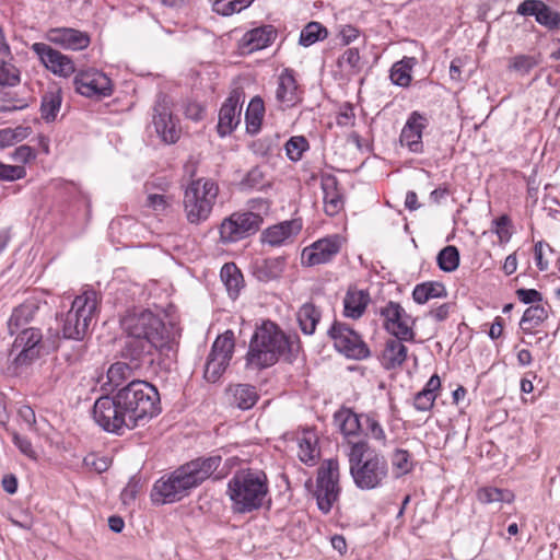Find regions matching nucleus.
<instances>
[{
	"mask_svg": "<svg viewBox=\"0 0 560 560\" xmlns=\"http://www.w3.org/2000/svg\"><path fill=\"white\" fill-rule=\"evenodd\" d=\"M26 176V170L23 165H9L0 161V180L13 182Z\"/></svg>",
	"mask_w": 560,
	"mask_h": 560,
	"instance_id": "nucleus-55",
	"label": "nucleus"
},
{
	"mask_svg": "<svg viewBox=\"0 0 560 560\" xmlns=\"http://www.w3.org/2000/svg\"><path fill=\"white\" fill-rule=\"evenodd\" d=\"M337 66L347 74H358L362 69L359 50L357 48H348L345 50V52L338 58Z\"/></svg>",
	"mask_w": 560,
	"mask_h": 560,
	"instance_id": "nucleus-40",
	"label": "nucleus"
},
{
	"mask_svg": "<svg viewBox=\"0 0 560 560\" xmlns=\"http://www.w3.org/2000/svg\"><path fill=\"white\" fill-rule=\"evenodd\" d=\"M145 205L156 213H163L170 207V201L165 195L151 194L148 196Z\"/></svg>",
	"mask_w": 560,
	"mask_h": 560,
	"instance_id": "nucleus-59",
	"label": "nucleus"
},
{
	"mask_svg": "<svg viewBox=\"0 0 560 560\" xmlns=\"http://www.w3.org/2000/svg\"><path fill=\"white\" fill-rule=\"evenodd\" d=\"M32 50L39 57L40 61L55 74L69 77L74 71V63L71 58L51 48L44 43H35Z\"/></svg>",
	"mask_w": 560,
	"mask_h": 560,
	"instance_id": "nucleus-18",
	"label": "nucleus"
},
{
	"mask_svg": "<svg viewBox=\"0 0 560 560\" xmlns=\"http://www.w3.org/2000/svg\"><path fill=\"white\" fill-rule=\"evenodd\" d=\"M84 464L96 472L101 474L108 469L110 462L107 457H97L91 454L84 458Z\"/></svg>",
	"mask_w": 560,
	"mask_h": 560,
	"instance_id": "nucleus-63",
	"label": "nucleus"
},
{
	"mask_svg": "<svg viewBox=\"0 0 560 560\" xmlns=\"http://www.w3.org/2000/svg\"><path fill=\"white\" fill-rule=\"evenodd\" d=\"M339 463L335 458L326 459L317 470L315 497L318 509L329 513L340 494Z\"/></svg>",
	"mask_w": 560,
	"mask_h": 560,
	"instance_id": "nucleus-9",
	"label": "nucleus"
},
{
	"mask_svg": "<svg viewBox=\"0 0 560 560\" xmlns=\"http://www.w3.org/2000/svg\"><path fill=\"white\" fill-rule=\"evenodd\" d=\"M225 395L229 404L241 410L253 408L259 398L256 387L249 384L230 385Z\"/></svg>",
	"mask_w": 560,
	"mask_h": 560,
	"instance_id": "nucleus-27",
	"label": "nucleus"
},
{
	"mask_svg": "<svg viewBox=\"0 0 560 560\" xmlns=\"http://www.w3.org/2000/svg\"><path fill=\"white\" fill-rule=\"evenodd\" d=\"M229 363L223 360L208 355L205 366V378L208 382L215 383L226 370Z\"/></svg>",
	"mask_w": 560,
	"mask_h": 560,
	"instance_id": "nucleus-50",
	"label": "nucleus"
},
{
	"mask_svg": "<svg viewBox=\"0 0 560 560\" xmlns=\"http://www.w3.org/2000/svg\"><path fill=\"white\" fill-rule=\"evenodd\" d=\"M19 82V70L12 63L0 59V86H14Z\"/></svg>",
	"mask_w": 560,
	"mask_h": 560,
	"instance_id": "nucleus-52",
	"label": "nucleus"
},
{
	"mask_svg": "<svg viewBox=\"0 0 560 560\" xmlns=\"http://www.w3.org/2000/svg\"><path fill=\"white\" fill-rule=\"evenodd\" d=\"M264 112H265V107H264L262 100L259 97H254L249 102L247 110H246V115H245V119L247 122V130H249L252 132H256L259 129L261 121H262Z\"/></svg>",
	"mask_w": 560,
	"mask_h": 560,
	"instance_id": "nucleus-43",
	"label": "nucleus"
},
{
	"mask_svg": "<svg viewBox=\"0 0 560 560\" xmlns=\"http://www.w3.org/2000/svg\"><path fill=\"white\" fill-rule=\"evenodd\" d=\"M61 106V96L58 93H47L43 96L40 113L42 117L46 121H52L56 119L57 114Z\"/></svg>",
	"mask_w": 560,
	"mask_h": 560,
	"instance_id": "nucleus-46",
	"label": "nucleus"
},
{
	"mask_svg": "<svg viewBox=\"0 0 560 560\" xmlns=\"http://www.w3.org/2000/svg\"><path fill=\"white\" fill-rule=\"evenodd\" d=\"M42 338L40 330L34 327L22 329L19 332L11 349V355H15L13 360L15 365H28L38 359L42 350Z\"/></svg>",
	"mask_w": 560,
	"mask_h": 560,
	"instance_id": "nucleus-15",
	"label": "nucleus"
},
{
	"mask_svg": "<svg viewBox=\"0 0 560 560\" xmlns=\"http://www.w3.org/2000/svg\"><path fill=\"white\" fill-rule=\"evenodd\" d=\"M241 114V92L235 90L223 103L219 113L218 132L221 137L230 135L237 127Z\"/></svg>",
	"mask_w": 560,
	"mask_h": 560,
	"instance_id": "nucleus-22",
	"label": "nucleus"
},
{
	"mask_svg": "<svg viewBox=\"0 0 560 560\" xmlns=\"http://www.w3.org/2000/svg\"><path fill=\"white\" fill-rule=\"evenodd\" d=\"M405 341L397 337H390L385 341L380 357L381 364L385 370H395L405 363L408 355Z\"/></svg>",
	"mask_w": 560,
	"mask_h": 560,
	"instance_id": "nucleus-25",
	"label": "nucleus"
},
{
	"mask_svg": "<svg viewBox=\"0 0 560 560\" xmlns=\"http://www.w3.org/2000/svg\"><path fill=\"white\" fill-rule=\"evenodd\" d=\"M285 259L283 257H272L261 259L255 262L254 276L262 282L276 280L284 271Z\"/></svg>",
	"mask_w": 560,
	"mask_h": 560,
	"instance_id": "nucleus-33",
	"label": "nucleus"
},
{
	"mask_svg": "<svg viewBox=\"0 0 560 560\" xmlns=\"http://www.w3.org/2000/svg\"><path fill=\"white\" fill-rule=\"evenodd\" d=\"M392 465L398 476L409 472L412 468L409 452L401 448L396 450L392 455Z\"/></svg>",
	"mask_w": 560,
	"mask_h": 560,
	"instance_id": "nucleus-53",
	"label": "nucleus"
},
{
	"mask_svg": "<svg viewBox=\"0 0 560 560\" xmlns=\"http://www.w3.org/2000/svg\"><path fill=\"white\" fill-rule=\"evenodd\" d=\"M118 404L128 417L129 429L143 425L160 412V395L150 383L132 380L117 392Z\"/></svg>",
	"mask_w": 560,
	"mask_h": 560,
	"instance_id": "nucleus-4",
	"label": "nucleus"
},
{
	"mask_svg": "<svg viewBox=\"0 0 560 560\" xmlns=\"http://www.w3.org/2000/svg\"><path fill=\"white\" fill-rule=\"evenodd\" d=\"M153 349L155 343L148 339H128L121 351V358L130 363L131 369L140 370L153 363Z\"/></svg>",
	"mask_w": 560,
	"mask_h": 560,
	"instance_id": "nucleus-20",
	"label": "nucleus"
},
{
	"mask_svg": "<svg viewBox=\"0 0 560 560\" xmlns=\"http://www.w3.org/2000/svg\"><path fill=\"white\" fill-rule=\"evenodd\" d=\"M221 280L226 287V290L229 292V295L232 299H235L243 284V276L240 271V269L236 267L233 262L224 264L221 268Z\"/></svg>",
	"mask_w": 560,
	"mask_h": 560,
	"instance_id": "nucleus-36",
	"label": "nucleus"
},
{
	"mask_svg": "<svg viewBox=\"0 0 560 560\" xmlns=\"http://www.w3.org/2000/svg\"><path fill=\"white\" fill-rule=\"evenodd\" d=\"M234 334L233 331L228 330L217 337L209 354L230 364L234 352Z\"/></svg>",
	"mask_w": 560,
	"mask_h": 560,
	"instance_id": "nucleus-37",
	"label": "nucleus"
},
{
	"mask_svg": "<svg viewBox=\"0 0 560 560\" xmlns=\"http://www.w3.org/2000/svg\"><path fill=\"white\" fill-rule=\"evenodd\" d=\"M478 499L486 504L510 501V493L498 488L487 487L478 491Z\"/></svg>",
	"mask_w": 560,
	"mask_h": 560,
	"instance_id": "nucleus-54",
	"label": "nucleus"
},
{
	"mask_svg": "<svg viewBox=\"0 0 560 560\" xmlns=\"http://www.w3.org/2000/svg\"><path fill=\"white\" fill-rule=\"evenodd\" d=\"M369 303L368 291L349 288L343 299V314L346 317L358 319L363 315Z\"/></svg>",
	"mask_w": 560,
	"mask_h": 560,
	"instance_id": "nucleus-31",
	"label": "nucleus"
},
{
	"mask_svg": "<svg viewBox=\"0 0 560 560\" xmlns=\"http://www.w3.org/2000/svg\"><path fill=\"white\" fill-rule=\"evenodd\" d=\"M219 187L212 179L191 180L184 194V210L191 224L207 221L212 212Z\"/></svg>",
	"mask_w": 560,
	"mask_h": 560,
	"instance_id": "nucleus-8",
	"label": "nucleus"
},
{
	"mask_svg": "<svg viewBox=\"0 0 560 560\" xmlns=\"http://www.w3.org/2000/svg\"><path fill=\"white\" fill-rule=\"evenodd\" d=\"M336 350L347 358L362 360L370 355V350L362 337L349 325L335 322L328 329Z\"/></svg>",
	"mask_w": 560,
	"mask_h": 560,
	"instance_id": "nucleus-12",
	"label": "nucleus"
},
{
	"mask_svg": "<svg viewBox=\"0 0 560 560\" xmlns=\"http://www.w3.org/2000/svg\"><path fill=\"white\" fill-rule=\"evenodd\" d=\"M222 462L221 456L198 457L192 459L166 478L159 479L152 490V500L159 504L172 503L186 497L190 489L210 478Z\"/></svg>",
	"mask_w": 560,
	"mask_h": 560,
	"instance_id": "nucleus-1",
	"label": "nucleus"
},
{
	"mask_svg": "<svg viewBox=\"0 0 560 560\" xmlns=\"http://www.w3.org/2000/svg\"><path fill=\"white\" fill-rule=\"evenodd\" d=\"M547 317L548 312L542 305H532L523 314L520 322L521 329L525 334H532L533 329L538 327Z\"/></svg>",
	"mask_w": 560,
	"mask_h": 560,
	"instance_id": "nucleus-39",
	"label": "nucleus"
},
{
	"mask_svg": "<svg viewBox=\"0 0 560 560\" xmlns=\"http://www.w3.org/2000/svg\"><path fill=\"white\" fill-rule=\"evenodd\" d=\"M25 129L16 128V129H1L0 130V148L9 147L15 143L16 141H21L25 138Z\"/></svg>",
	"mask_w": 560,
	"mask_h": 560,
	"instance_id": "nucleus-56",
	"label": "nucleus"
},
{
	"mask_svg": "<svg viewBox=\"0 0 560 560\" xmlns=\"http://www.w3.org/2000/svg\"><path fill=\"white\" fill-rule=\"evenodd\" d=\"M537 61L532 56L520 55L513 58L512 69L523 74L528 73L535 66Z\"/></svg>",
	"mask_w": 560,
	"mask_h": 560,
	"instance_id": "nucleus-58",
	"label": "nucleus"
},
{
	"mask_svg": "<svg viewBox=\"0 0 560 560\" xmlns=\"http://www.w3.org/2000/svg\"><path fill=\"white\" fill-rule=\"evenodd\" d=\"M236 513H249L262 506L268 494L267 476L261 470L236 471L228 482L226 491Z\"/></svg>",
	"mask_w": 560,
	"mask_h": 560,
	"instance_id": "nucleus-5",
	"label": "nucleus"
},
{
	"mask_svg": "<svg viewBox=\"0 0 560 560\" xmlns=\"http://www.w3.org/2000/svg\"><path fill=\"white\" fill-rule=\"evenodd\" d=\"M364 431L368 436L385 445L386 433L375 413L362 415Z\"/></svg>",
	"mask_w": 560,
	"mask_h": 560,
	"instance_id": "nucleus-45",
	"label": "nucleus"
},
{
	"mask_svg": "<svg viewBox=\"0 0 560 560\" xmlns=\"http://www.w3.org/2000/svg\"><path fill=\"white\" fill-rule=\"evenodd\" d=\"M93 419L105 431L109 433L122 434L129 429L127 415L122 410V405L118 404V395L102 396L93 406Z\"/></svg>",
	"mask_w": 560,
	"mask_h": 560,
	"instance_id": "nucleus-10",
	"label": "nucleus"
},
{
	"mask_svg": "<svg viewBox=\"0 0 560 560\" xmlns=\"http://www.w3.org/2000/svg\"><path fill=\"white\" fill-rule=\"evenodd\" d=\"M98 295L94 290H85L75 296L62 324V334L67 339L83 340L92 320L98 312Z\"/></svg>",
	"mask_w": 560,
	"mask_h": 560,
	"instance_id": "nucleus-7",
	"label": "nucleus"
},
{
	"mask_svg": "<svg viewBox=\"0 0 560 560\" xmlns=\"http://www.w3.org/2000/svg\"><path fill=\"white\" fill-rule=\"evenodd\" d=\"M262 224V217L252 211L234 212L220 225L222 243H234L255 234Z\"/></svg>",
	"mask_w": 560,
	"mask_h": 560,
	"instance_id": "nucleus-11",
	"label": "nucleus"
},
{
	"mask_svg": "<svg viewBox=\"0 0 560 560\" xmlns=\"http://www.w3.org/2000/svg\"><path fill=\"white\" fill-rule=\"evenodd\" d=\"M428 125L429 119L425 115L412 112L400 132L399 140L401 145L407 147L412 153H422V132Z\"/></svg>",
	"mask_w": 560,
	"mask_h": 560,
	"instance_id": "nucleus-19",
	"label": "nucleus"
},
{
	"mask_svg": "<svg viewBox=\"0 0 560 560\" xmlns=\"http://www.w3.org/2000/svg\"><path fill=\"white\" fill-rule=\"evenodd\" d=\"M12 441L14 445L23 453L25 456L35 459L36 458V452L33 448V445L31 441L21 436L19 433L13 432L12 433Z\"/></svg>",
	"mask_w": 560,
	"mask_h": 560,
	"instance_id": "nucleus-60",
	"label": "nucleus"
},
{
	"mask_svg": "<svg viewBox=\"0 0 560 560\" xmlns=\"http://www.w3.org/2000/svg\"><path fill=\"white\" fill-rule=\"evenodd\" d=\"M299 351V343L290 338L272 322L267 320L257 327L249 342L246 363L257 370L273 365L280 358L292 362Z\"/></svg>",
	"mask_w": 560,
	"mask_h": 560,
	"instance_id": "nucleus-2",
	"label": "nucleus"
},
{
	"mask_svg": "<svg viewBox=\"0 0 560 560\" xmlns=\"http://www.w3.org/2000/svg\"><path fill=\"white\" fill-rule=\"evenodd\" d=\"M438 265L445 272H452L459 265V252L455 246L444 247L438 255Z\"/></svg>",
	"mask_w": 560,
	"mask_h": 560,
	"instance_id": "nucleus-47",
	"label": "nucleus"
},
{
	"mask_svg": "<svg viewBox=\"0 0 560 560\" xmlns=\"http://www.w3.org/2000/svg\"><path fill=\"white\" fill-rule=\"evenodd\" d=\"M120 324L128 339H148L161 352L174 349L177 338L174 328L166 326L150 311L130 312L122 317Z\"/></svg>",
	"mask_w": 560,
	"mask_h": 560,
	"instance_id": "nucleus-6",
	"label": "nucleus"
},
{
	"mask_svg": "<svg viewBox=\"0 0 560 560\" xmlns=\"http://www.w3.org/2000/svg\"><path fill=\"white\" fill-rule=\"evenodd\" d=\"M277 37V32L271 25H264L248 31L242 38V48L247 52L268 47Z\"/></svg>",
	"mask_w": 560,
	"mask_h": 560,
	"instance_id": "nucleus-29",
	"label": "nucleus"
},
{
	"mask_svg": "<svg viewBox=\"0 0 560 560\" xmlns=\"http://www.w3.org/2000/svg\"><path fill=\"white\" fill-rule=\"evenodd\" d=\"M320 319V312L312 303L303 304L298 312V322L305 335H313Z\"/></svg>",
	"mask_w": 560,
	"mask_h": 560,
	"instance_id": "nucleus-38",
	"label": "nucleus"
},
{
	"mask_svg": "<svg viewBox=\"0 0 560 560\" xmlns=\"http://www.w3.org/2000/svg\"><path fill=\"white\" fill-rule=\"evenodd\" d=\"M301 230V224L295 221H283L272 226H269L261 233V242L272 247L281 246L287 240L298 234Z\"/></svg>",
	"mask_w": 560,
	"mask_h": 560,
	"instance_id": "nucleus-28",
	"label": "nucleus"
},
{
	"mask_svg": "<svg viewBox=\"0 0 560 560\" xmlns=\"http://www.w3.org/2000/svg\"><path fill=\"white\" fill-rule=\"evenodd\" d=\"M319 451L316 446V441L311 438H304L299 443V458L305 463L311 464L318 457Z\"/></svg>",
	"mask_w": 560,
	"mask_h": 560,
	"instance_id": "nucleus-51",
	"label": "nucleus"
},
{
	"mask_svg": "<svg viewBox=\"0 0 560 560\" xmlns=\"http://www.w3.org/2000/svg\"><path fill=\"white\" fill-rule=\"evenodd\" d=\"M413 58H405L401 61L396 62L390 70V80L394 84L399 86H408L411 81V67Z\"/></svg>",
	"mask_w": 560,
	"mask_h": 560,
	"instance_id": "nucleus-42",
	"label": "nucleus"
},
{
	"mask_svg": "<svg viewBox=\"0 0 560 560\" xmlns=\"http://www.w3.org/2000/svg\"><path fill=\"white\" fill-rule=\"evenodd\" d=\"M447 291L441 282H424L417 284L412 291L413 301L424 304L431 299L446 298Z\"/></svg>",
	"mask_w": 560,
	"mask_h": 560,
	"instance_id": "nucleus-35",
	"label": "nucleus"
},
{
	"mask_svg": "<svg viewBox=\"0 0 560 560\" xmlns=\"http://www.w3.org/2000/svg\"><path fill=\"white\" fill-rule=\"evenodd\" d=\"M135 371L137 370L131 369L130 363H128L125 360L115 362L109 366L107 371L108 382L113 386L117 387L121 385L125 381H128L132 376V373Z\"/></svg>",
	"mask_w": 560,
	"mask_h": 560,
	"instance_id": "nucleus-44",
	"label": "nucleus"
},
{
	"mask_svg": "<svg viewBox=\"0 0 560 560\" xmlns=\"http://www.w3.org/2000/svg\"><path fill=\"white\" fill-rule=\"evenodd\" d=\"M342 237L338 234L317 240L306 246L301 254V262L306 267L328 264L340 252Z\"/></svg>",
	"mask_w": 560,
	"mask_h": 560,
	"instance_id": "nucleus-16",
	"label": "nucleus"
},
{
	"mask_svg": "<svg viewBox=\"0 0 560 560\" xmlns=\"http://www.w3.org/2000/svg\"><path fill=\"white\" fill-rule=\"evenodd\" d=\"M335 423L347 440V451H349V441L357 436L363 427L362 415H357L350 408H340L334 415Z\"/></svg>",
	"mask_w": 560,
	"mask_h": 560,
	"instance_id": "nucleus-30",
	"label": "nucleus"
},
{
	"mask_svg": "<svg viewBox=\"0 0 560 560\" xmlns=\"http://www.w3.org/2000/svg\"><path fill=\"white\" fill-rule=\"evenodd\" d=\"M441 387V380L438 374H433L425 386L416 394L413 406L418 411H429L433 408L438 397L436 392Z\"/></svg>",
	"mask_w": 560,
	"mask_h": 560,
	"instance_id": "nucleus-34",
	"label": "nucleus"
},
{
	"mask_svg": "<svg viewBox=\"0 0 560 560\" xmlns=\"http://www.w3.org/2000/svg\"><path fill=\"white\" fill-rule=\"evenodd\" d=\"M495 225V234L500 242H508L511 238V232L509 231L510 219L508 215H501L493 221Z\"/></svg>",
	"mask_w": 560,
	"mask_h": 560,
	"instance_id": "nucleus-62",
	"label": "nucleus"
},
{
	"mask_svg": "<svg viewBox=\"0 0 560 560\" xmlns=\"http://www.w3.org/2000/svg\"><path fill=\"white\" fill-rule=\"evenodd\" d=\"M74 85L75 90L86 97H105L113 92L110 79L95 69L79 72L74 78Z\"/></svg>",
	"mask_w": 560,
	"mask_h": 560,
	"instance_id": "nucleus-17",
	"label": "nucleus"
},
{
	"mask_svg": "<svg viewBox=\"0 0 560 560\" xmlns=\"http://www.w3.org/2000/svg\"><path fill=\"white\" fill-rule=\"evenodd\" d=\"M347 456L350 475L359 489L372 490L384 485L388 476L387 462L382 455L369 452L366 441H349Z\"/></svg>",
	"mask_w": 560,
	"mask_h": 560,
	"instance_id": "nucleus-3",
	"label": "nucleus"
},
{
	"mask_svg": "<svg viewBox=\"0 0 560 560\" xmlns=\"http://www.w3.org/2000/svg\"><path fill=\"white\" fill-rule=\"evenodd\" d=\"M327 35L328 32L325 26L318 22H310L301 31L299 43L304 47H308L318 40L325 39Z\"/></svg>",
	"mask_w": 560,
	"mask_h": 560,
	"instance_id": "nucleus-41",
	"label": "nucleus"
},
{
	"mask_svg": "<svg viewBox=\"0 0 560 560\" xmlns=\"http://www.w3.org/2000/svg\"><path fill=\"white\" fill-rule=\"evenodd\" d=\"M516 295L524 304L538 303L542 301V295L535 289H518Z\"/></svg>",
	"mask_w": 560,
	"mask_h": 560,
	"instance_id": "nucleus-64",
	"label": "nucleus"
},
{
	"mask_svg": "<svg viewBox=\"0 0 560 560\" xmlns=\"http://www.w3.org/2000/svg\"><path fill=\"white\" fill-rule=\"evenodd\" d=\"M276 97L284 107H292L299 102L298 83L292 71L285 69L280 74Z\"/></svg>",
	"mask_w": 560,
	"mask_h": 560,
	"instance_id": "nucleus-32",
	"label": "nucleus"
},
{
	"mask_svg": "<svg viewBox=\"0 0 560 560\" xmlns=\"http://www.w3.org/2000/svg\"><path fill=\"white\" fill-rule=\"evenodd\" d=\"M284 147L288 158L293 162L300 161L303 153L310 148L307 139L303 136L291 137Z\"/></svg>",
	"mask_w": 560,
	"mask_h": 560,
	"instance_id": "nucleus-49",
	"label": "nucleus"
},
{
	"mask_svg": "<svg viewBox=\"0 0 560 560\" xmlns=\"http://www.w3.org/2000/svg\"><path fill=\"white\" fill-rule=\"evenodd\" d=\"M47 38L50 43L71 50L85 49L91 42L88 33L68 27H56L49 30Z\"/></svg>",
	"mask_w": 560,
	"mask_h": 560,
	"instance_id": "nucleus-23",
	"label": "nucleus"
},
{
	"mask_svg": "<svg viewBox=\"0 0 560 560\" xmlns=\"http://www.w3.org/2000/svg\"><path fill=\"white\" fill-rule=\"evenodd\" d=\"M171 105V100L160 94L153 107L155 131L166 143H175L180 137L178 120L173 116Z\"/></svg>",
	"mask_w": 560,
	"mask_h": 560,
	"instance_id": "nucleus-14",
	"label": "nucleus"
},
{
	"mask_svg": "<svg viewBox=\"0 0 560 560\" xmlns=\"http://www.w3.org/2000/svg\"><path fill=\"white\" fill-rule=\"evenodd\" d=\"M516 13L523 16H535L536 22L548 30L560 26V13L541 0H524L518 4Z\"/></svg>",
	"mask_w": 560,
	"mask_h": 560,
	"instance_id": "nucleus-21",
	"label": "nucleus"
},
{
	"mask_svg": "<svg viewBox=\"0 0 560 560\" xmlns=\"http://www.w3.org/2000/svg\"><path fill=\"white\" fill-rule=\"evenodd\" d=\"M253 1L254 0H224L218 2L217 4L213 3L211 8L215 13L222 16H230L246 9L252 4Z\"/></svg>",
	"mask_w": 560,
	"mask_h": 560,
	"instance_id": "nucleus-48",
	"label": "nucleus"
},
{
	"mask_svg": "<svg viewBox=\"0 0 560 560\" xmlns=\"http://www.w3.org/2000/svg\"><path fill=\"white\" fill-rule=\"evenodd\" d=\"M39 310V301L37 299H27L16 306L8 322V328L11 335L25 329L24 326L30 324Z\"/></svg>",
	"mask_w": 560,
	"mask_h": 560,
	"instance_id": "nucleus-26",
	"label": "nucleus"
},
{
	"mask_svg": "<svg viewBox=\"0 0 560 560\" xmlns=\"http://www.w3.org/2000/svg\"><path fill=\"white\" fill-rule=\"evenodd\" d=\"M324 210L327 215L338 214L345 207L343 195L338 186V179L334 175L322 178Z\"/></svg>",
	"mask_w": 560,
	"mask_h": 560,
	"instance_id": "nucleus-24",
	"label": "nucleus"
},
{
	"mask_svg": "<svg viewBox=\"0 0 560 560\" xmlns=\"http://www.w3.org/2000/svg\"><path fill=\"white\" fill-rule=\"evenodd\" d=\"M36 156L35 151L30 145L23 144L18 147L12 153L11 158L16 163H28L30 161L34 160Z\"/></svg>",
	"mask_w": 560,
	"mask_h": 560,
	"instance_id": "nucleus-61",
	"label": "nucleus"
},
{
	"mask_svg": "<svg viewBox=\"0 0 560 560\" xmlns=\"http://www.w3.org/2000/svg\"><path fill=\"white\" fill-rule=\"evenodd\" d=\"M265 174L258 166L253 167L243 179L242 184L248 188L259 189L264 186Z\"/></svg>",
	"mask_w": 560,
	"mask_h": 560,
	"instance_id": "nucleus-57",
	"label": "nucleus"
},
{
	"mask_svg": "<svg viewBox=\"0 0 560 560\" xmlns=\"http://www.w3.org/2000/svg\"><path fill=\"white\" fill-rule=\"evenodd\" d=\"M381 316L384 318V328L393 337L415 341L416 332L412 328L415 322L399 303L389 302L381 310Z\"/></svg>",
	"mask_w": 560,
	"mask_h": 560,
	"instance_id": "nucleus-13",
	"label": "nucleus"
}]
</instances>
